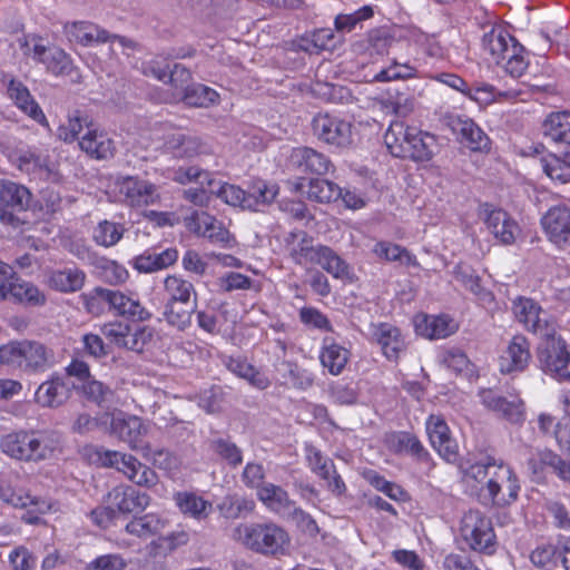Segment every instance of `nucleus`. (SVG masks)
Instances as JSON below:
<instances>
[{
	"instance_id": "nucleus-1",
	"label": "nucleus",
	"mask_w": 570,
	"mask_h": 570,
	"mask_svg": "<svg viewBox=\"0 0 570 570\" xmlns=\"http://www.w3.org/2000/svg\"><path fill=\"white\" fill-rule=\"evenodd\" d=\"M464 475L482 484L481 491L494 505L507 507L518 500L520 483L513 469L494 456H485L466 468Z\"/></svg>"
},
{
	"instance_id": "nucleus-2",
	"label": "nucleus",
	"mask_w": 570,
	"mask_h": 570,
	"mask_svg": "<svg viewBox=\"0 0 570 570\" xmlns=\"http://www.w3.org/2000/svg\"><path fill=\"white\" fill-rule=\"evenodd\" d=\"M61 438L55 431L20 430L0 439V450L9 458L22 462L38 463L50 460L60 451Z\"/></svg>"
},
{
	"instance_id": "nucleus-3",
	"label": "nucleus",
	"mask_w": 570,
	"mask_h": 570,
	"mask_svg": "<svg viewBox=\"0 0 570 570\" xmlns=\"http://www.w3.org/2000/svg\"><path fill=\"white\" fill-rule=\"evenodd\" d=\"M234 541L264 556H284L291 547L285 529L273 522L239 523L230 533Z\"/></svg>"
},
{
	"instance_id": "nucleus-4",
	"label": "nucleus",
	"mask_w": 570,
	"mask_h": 570,
	"mask_svg": "<svg viewBox=\"0 0 570 570\" xmlns=\"http://www.w3.org/2000/svg\"><path fill=\"white\" fill-rule=\"evenodd\" d=\"M53 363V352L41 342L21 340L0 345V368L39 373Z\"/></svg>"
},
{
	"instance_id": "nucleus-5",
	"label": "nucleus",
	"mask_w": 570,
	"mask_h": 570,
	"mask_svg": "<svg viewBox=\"0 0 570 570\" xmlns=\"http://www.w3.org/2000/svg\"><path fill=\"white\" fill-rule=\"evenodd\" d=\"M95 455L98 464L116 469L138 487L150 489L158 483L157 473L129 453L101 448L95 451Z\"/></svg>"
},
{
	"instance_id": "nucleus-6",
	"label": "nucleus",
	"mask_w": 570,
	"mask_h": 570,
	"mask_svg": "<svg viewBox=\"0 0 570 570\" xmlns=\"http://www.w3.org/2000/svg\"><path fill=\"white\" fill-rule=\"evenodd\" d=\"M424 137V132L416 126L394 121L384 135V142L395 157L424 160L428 155Z\"/></svg>"
},
{
	"instance_id": "nucleus-7",
	"label": "nucleus",
	"mask_w": 570,
	"mask_h": 570,
	"mask_svg": "<svg viewBox=\"0 0 570 570\" xmlns=\"http://www.w3.org/2000/svg\"><path fill=\"white\" fill-rule=\"evenodd\" d=\"M460 534L473 551L493 554L497 550V535L492 521L479 510H469L461 519Z\"/></svg>"
},
{
	"instance_id": "nucleus-8",
	"label": "nucleus",
	"mask_w": 570,
	"mask_h": 570,
	"mask_svg": "<svg viewBox=\"0 0 570 570\" xmlns=\"http://www.w3.org/2000/svg\"><path fill=\"white\" fill-rule=\"evenodd\" d=\"M100 423L105 433L125 442L131 450H140L141 440L148 433V425L140 417L120 411L101 414Z\"/></svg>"
},
{
	"instance_id": "nucleus-9",
	"label": "nucleus",
	"mask_w": 570,
	"mask_h": 570,
	"mask_svg": "<svg viewBox=\"0 0 570 570\" xmlns=\"http://www.w3.org/2000/svg\"><path fill=\"white\" fill-rule=\"evenodd\" d=\"M541 340L538 347V361L543 372L558 381L570 382V354L566 342L557 331L552 335L542 336Z\"/></svg>"
},
{
	"instance_id": "nucleus-10",
	"label": "nucleus",
	"mask_w": 570,
	"mask_h": 570,
	"mask_svg": "<svg viewBox=\"0 0 570 570\" xmlns=\"http://www.w3.org/2000/svg\"><path fill=\"white\" fill-rule=\"evenodd\" d=\"M430 79H435L439 82L445 83L449 87L456 89L468 96L471 100L481 106H488L494 101H512L520 96L519 90L509 89L504 91L497 90L492 85L479 82L469 86L461 77L454 73H438L430 75Z\"/></svg>"
},
{
	"instance_id": "nucleus-11",
	"label": "nucleus",
	"mask_w": 570,
	"mask_h": 570,
	"mask_svg": "<svg viewBox=\"0 0 570 570\" xmlns=\"http://www.w3.org/2000/svg\"><path fill=\"white\" fill-rule=\"evenodd\" d=\"M63 35L69 42L78 43L83 47L105 42H118L124 48L134 46L131 40L117 35H110L106 29L86 20L66 22L63 24Z\"/></svg>"
},
{
	"instance_id": "nucleus-12",
	"label": "nucleus",
	"mask_w": 570,
	"mask_h": 570,
	"mask_svg": "<svg viewBox=\"0 0 570 570\" xmlns=\"http://www.w3.org/2000/svg\"><path fill=\"white\" fill-rule=\"evenodd\" d=\"M513 313L527 331L540 337L552 335L558 328L556 320L532 298H517L513 302Z\"/></svg>"
},
{
	"instance_id": "nucleus-13",
	"label": "nucleus",
	"mask_w": 570,
	"mask_h": 570,
	"mask_svg": "<svg viewBox=\"0 0 570 570\" xmlns=\"http://www.w3.org/2000/svg\"><path fill=\"white\" fill-rule=\"evenodd\" d=\"M313 128L321 140L337 148L350 147L354 141L353 124L340 116L320 114L313 120Z\"/></svg>"
},
{
	"instance_id": "nucleus-14",
	"label": "nucleus",
	"mask_w": 570,
	"mask_h": 570,
	"mask_svg": "<svg viewBox=\"0 0 570 570\" xmlns=\"http://www.w3.org/2000/svg\"><path fill=\"white\" fill-rule=\"evenodd\" d=\"M487 230L501 244L512 245L521 233L517 220L504 209L483 204L479 212Z\"/></svg>"
},
{
	"instance_id": "nucleus-15",
	"label": "nucleus",
	"mask_w": 570,
	"mask_h": 570,
	"mask_svg": "<svg viewBox=\"0 0 570 570\" xmlns=\"http://www.w3.org/2000/svg\"><path fill=\"white\" fill-rule=\"evenodd\" d=\"M115 185L124 202L131 207L154 205L160 199L157 186L137 176L118 178Z\"/></svg>"
},
{
	"instance_id": "nucleus-16",
	"label": "nucleus",
	"mask_w": 570,
	"mask_h": 570,
	"mask_svg": "<svg viewBox=\"0 0 570 570\" xmlns=\"http://www.w3.org/2000/svg\"><path fill=\"white\" fill-rule=\"evenodd\" d=\"M479 397L487 410L512 424H521L525 420L524 402L519 396L508 399L493 389H482Z\"/></svg>"
},
{
	"instance_id": "nucleus-17",
	"label": "nucleus",
	"mask_w": 570,
	"mask_h": 570,
	"mask_svg": "<svg viewBox=\"0 0 570 570\" xmlns=\"http://www.w3.org/2000/svg\"><path fill=\"white\" fill-rule=\"evenodd\" d=\"M541 226L548 240L559 249L570 248V207L556 205L541 218Z\"/></svg>"
},
{
	"instance_id": "nucleus-18",
	"label": "nucleus",
	"mask_w": 570,
	"mask_h": 570,
	"mask_svg": "<svg viewBox=\"0 0 570 570\" xmlns=\"http://www.w3.org/2000/svg\"><path fill=\"white\" fill-rule=\"evenodd\" d=\"M31 202V194L23 185L2 179L0 180V220L4 224H16L14 213L26 210Z\"/></svg>"
},
{
	"instance_id": "nucleus-19",
	"label": "nucleus",
	"mask_w": 570,
	"mask_h": 570,
	"mask_svg": "<svg viewBox=\"0 0 570 570\" xmlns=\"http://www.w3.org/2000/svg\"><path fill=\"white\" fill-rule=\"evenodd\" d=\"M443 121L453 134L460 136V141L471 151L483 153L490 150L491 140L489 136L472 119H463L448 114L443 117Z\"/></svg>"
},
{
	"instance_id": "nucleus-20",
	"label": "nucleus",
	"mask_w": 570,
	"mask_h": 570,
	"mask_svg": "<svg viewBox=\"0 0 570 570\" xmlns=\"http://www.w3.org/2000/svg\"><path fill=\"white\" fill-rule=\"evenodd\" d=\"M106 502L116 513L130 514L147 509L151 498L131 485L121 484L108 492Z\"/></svg>"
},
{
	"instance_id": "nucleus-21",
	"label": "nucleus",
	"mask_w": 570,
	"mask_h": 570,
	"mask_svg": "<svg viewBox=\"0 0 570 570\" xmlns=\"http://www.w3.org/2000/svg\"><path fill=\"white\" fill-rule=\"evenodd\" d=\"M186 227L203 237L208 238L213 243L229 246L233 242L230 233L214 216L205 212H195L185 218Z\"/></svg>"
},
{
	"instance_id": "nucleus-22",
	"label": "nucleus",
	"mask_w": 570,
	"mask_h": 570,
	"mask_svg": "<svg viewBox=\"0 0 570 570\" xmlns=\"http://www.w3.org/2000/svg\"><path fill=\"white\" fill-rule=\"evenodd\" d=\"M531 361L530 343L523 335H515L499 357V370L502 374L524 371Z\"/></svg>"
},
{
	"instance_id": "nucleus-23",
	"label": "nucleus",
	"mask_w": 570,
	"mask_h": 570,
	"mask_svg": "<svg viewBox=\"0 0 570 570\" xmlns=\"http://www.w3.org/2000/svg\"><path fill=\"white\" fill-rule=\"evenodd\" d=\"M9 98L13 101L14 106L29 118L50 130L49 121L43 114L42 109L31 96L27 86L19 80H10L7 87Z\"/></svg>"
},
{
	"instance_id": "nucleus-24",
	"label": "nucleus",
	"mask_w": 570,
	"mask_h": 570,
	"mask_svg": "<svg viewBox=\"0 0 570 570\" xmlns=\"http://www.w3.org/2000/svg\"><path fill=\"white\" fill-rule=\"evenodd\" d=\"M430 443L446 462H454L459 456L458 444L451 436L450 429L440 416L430 415Z\"/></svg>"
},
{
	"instance_id": "nucleus-25",
	"label": "nucleus",
	"mask_w": 570,
	"mask_h": 570,
	"mask_svg": "<svg viewBox=\"0 0 570 570\" xmlns=\"http://www.w3.org/2000/svg\"><path fill=\"white\" fill-rule=\"evenodd\" d=\"M318 358L324 370H326L331 375L337 376L345 370L351 358V351L334 338L324 337Z\"/></svg>"
},
{
	"instance_id": "nucleus-26",
	"label": "nucleus",
	"mask_w": 570,
	"mask_h": 570,
	"mask_svg": "<svg viewBox=\"0 0 570 570\" xmlns=\"http://www.w3.org/2000/svg\"><path fill=\"white\" fill-rule=\"evenodd\" d=\"M292 189L306 195L311 200L318 203H331L340 199L341 187L327 179L313 178L306 181L305 178H298L292 184Z\"/></svg>"
},
{
	"instance_id": "nucleus-27",
	"label": "nucleus",
	"mask_w": 570,
	"mask_h": 570,
	"mask_svg": "<svg viewBox=\"0 0 570 570\" xmlns=\"http://www.w3.org/2000/svg\"><path fill=\"white\" fill-rule=\"evenodd\" d=\"M512 45H519L503 27L493 26L482 37V49L497 65L503 63Z\"/></svg>"
},
{
	"instance_id": "nucleus-28",
	"label": "nucleus",
	"mask_w": 570,
	"mask_h": 570,
	"mask_svg": "<svg viewBox=\"0 0 570 570\" xmlns=\"http://www.w3.org/2000/svg\"><path fill=\"white\" fill-rule=\"evenodd\" d=\"M169 525V521L163 514L156 512L145 513L132 518L125 527L126 533L139 539H148L163 532Z\"/></svg>"
},
{
	"instance_id": "nucleus-29",
	"label": "nucleus",
	"mask_w": 570,
	"mask_h": 570,
	"mask_svg": "<svg viewBox=\"0 0 570 570\" xmlns=\"http://www.w3.org/2000/svg\"><path fill=\"white\" fill-rule=\"evenodd\" d=\"M79 146L81 150L96 159H108L115 153L112 139L94 126L88 127L87 132L79 140Z\"/></svg>"
},
{
	"instance_id": "nucleus-30",
	"label": "nucleus",
	"mask_w": 570,
	"mask_h": 570,
	"mask_svg": "<svg viewBox=\"0 0 570 570\" xmlns=\"http://www.w3.org/2000/svg\"><path fill=\"white\" fill-rule=\"evenodd\" d=\"M373 336L381 346L382 353L390 361H396L400 353L405 348L404 338L397 327L380 323L374 326Z\"/></svg>"
},
{
	"instance_id": "nucleus-31",
	"label": "nucleus",
	"mask_w": 570,
	"mask_h": 570,
	"mask_svg": "<svg viewBox=\"0 0 570 570\" xmlns=\"http://www.w3.org/2000/svg\"><path fill=\"white\" fill-rule=\"evenodd\" d=\"M109 308L120 316L146 321L150 313L141 306L137 295L109 289Z\"/></svg>"
},
{
	"instance_id": "nucleus-32",
	"label": "nucleus",
	"mask_w": 570,
	"mask_h": 570,
	"mask_svg": "<svg viewBox=\"0 0 570 570\" xmlns=\"http://www.w3.org/2000/svg\"><path fill=\"white\" fill-rule=\"evenodd\" d=\"M279 188L274 183L254 179L246 189L245 208L257 212L271 205L278 195Z\"/></svg>"
},
{
	"instance_id": "nucleus-33",
	"label": "nucleus",
	"mask_w": 570,
	"mask_h": 570,
	"mask_svg": "<svg viewBox=\"0 0 570 570\" xmlns=\"http://www.w3.org/2000/svg\"><path fill=\"white\" fill-rule=\"evenodd\" d=\"M291 161L302 171L324 175L330 171L331 161L328 158L308 147L295 148L291 154Z\"/></svg>"
},
{
	"instance_id": "nucleus-34",
	"label": "nucleus",
	"mask_w": 570,
	"mask_h": 570,
	"mask_svg": "<svg viewBox=\"0 0 570 570\" xmlns=\"http://www.w3.org/2000/svg\"><path fill=\"white\" fill-rule=\"evenodd\" d=\"M28 305L42 306L47 302L46 294L35 284L12 276L7 286V298Z\"/></svg>"
},
{
	"instance_id": "nucleus-35",
	"label": "nucleus",
	"mask_w": 570,
	"mask_h": 570,
	"mask_svg": "<svg viewBox=\"0 0 570 570\" xmlns=\"http://www.w3.org/2000/svg\"><path fill=\"white\" fill-rule=\"evenodd\" d=\"M259 501L271 511L285 515L295 510L294 502L288 498L287 492L273 483L263 484L258 491Z\"/></svg>"
},
{
	"instance_id": "nucleus-36",
	"label": "nucleus",
	"mask_w": 570,
	"mask_h": 570,
	"mask_svg": "<svg viewBox=\"0 0 570 570\" xmlns=\"http://www.w3.org/2000/svg\"><path fill=\"white\" fill-rule=\"evenodd\" d=\"M314 263L322 266L334 278L342 281H352L353 278L348 264L328 246L317 245Z\"/></svg>"
},
{
	"instance_id": "nucleus-37",
	"label": "nucleus",
	"mask_w": 570,
	"mask_h": 570,
	"mask_svg": "<svg viewBox=\"0 0 570 570\" xmlns=\"http://www.w3.org/2000/svg\"><path fill=\"white\" fill-rule=\"evenodd\" d=\"M174 501L183 514L195 520L206 519L213 510L210 501L194 492H177L174 495Z\"/></svg>"
},
{
	"instance_id": "nucleus-38",
	"label": "nucleus",
	"mask_w": 570,
	"mask_h": 570,
	"mask_svg": "<svg viewBox=\"0 0 570 570\" xmlns=\"http://www.w3.org/2000/svg\"><path fill=\"white\" fill-rule=\"evenodd\" d=\"M86 274L78 268H65L48 273L46 284L61 293H72L81 289Z\"/></svg>"
},
{
	"instance_id": "nucleus-39",
	"label": "nucleus",
	"mask_w": 570,
	"mask_h": 570,
	"mask_svg": "<svg viewBox=\"0 0 570 570\" xmlns=\"http://www.w3.org/2000/svg\"><path fill=\"white\" fill-rule=\"evenodd\" d=\"M163 148L175 158H190L198 154L199 144L195 138L180 131L170 130L163 136Z\"/></svg>"
},
{
	"instance_id": "nucleus-40",
	"label": "nucleus",
	"mask_w": 570,
	"mask_h": 570,
	"mask_svg": "<svg viewBox=\"0 0 570 570\" xmlns=\"http://www.w3.org/2000/svg\"><path fill=\"white\" fill-rule=\"evenodd\" d=\"M177 259L176 248H167L160 253L147 250L135 258L134 267L140 273H153L171 266Z\"/></svg>"
},
{
	"instance_id": "nucleus-41",
	"label": "nucleus",
	"mask_w": 570,
	"mask_h": 570,
	"mask_svg": "<svg viewBox=\"0 0 570 570\" xmlns=\"http://www.w3.org/2000/svg\"><path fill=\"white\" fill-rule=\"evenodd\" d=\"M542 132L553 142L570 145V112H551L542 124Z\"/></svg>"
},
{
	"instance_id": "nucleus-42",
	"label": "nucleus",
	"mask_w": 570,
	"mask_h": 570,
	"mask_svg": "<svg viewBox=\"0 0 570 570\" xmlns=\"http://www.w3.org/2000/svg\"><path fill=\"white\" fill-rule=\"evenodd\" d=\"M67 397V389L62 380L58 376L51 377L40 384L35 394L36 402L46 407L59 406Z\"/></svg>"
},
{
	"instance_id": "nucleus-43",
	"label": "nucleus",
	"mask_w": 570,
	"mask_h": 570,
	"mask_svg": "<svg viewBox=\"0 0 570 570\" xmlns=\"http://www.w3.org/2000/svg\"><path fill=\"white\" fill-rule=\"evenodd\" d=\"M175 101H184L186 105L191 107L207 108L216 105L219 101L218 92L205 85L195 83L190 88L186 89L184 94H177L174 97Z\"/></svg>"
},
{
	"instance_id": "nucleus-44",
	"label": "nucleus",
	"mask_w": 570,
	"mask_h": 570,
	"mask_svg": "<svg viewBox=\"0 0 570 570\" xmlns=\"http://www.w3.org/2000/svg\"><path fill=\"white\" fill-rule=\"evenodd\" d=\"M164 291L167 297V304L189 302L191 295H195L194 285L179 275H169L164 279Z\"/></svg>"
},
{
	"instance_id": "nucleus-45",
	"label": "nucleus",
	"mask_w": 570,
	"mask_h": 570,
	"mask_svg": "<svg viewBox=\"0 0 570 570\" xmlns=\"http://www.w3.org/2000/svg\"><path fill=\"white\" fill-rule=\"evenodd\" d=\"M125 230L122 224L104 219L92 228L91 236L98 246L109 248L120 242Z\"/></svg>"
},
{
	"instance_id": "nucleus-46",
	"label": "nucleus",
	"mask_w": 570,
	"mask_h": 570,
	"mask_svg": "<svg viewBox=\"0 0 570 570\" xmlns=\"http://www.w3.org/2000/svg\"><path fill=\"white\" fill-rule=\"evenodd\" d=\"M543 171L560 184L570 181V150L562 156L549 154L541 159Z\"/></svg>"
},
{
	"instance_id": "nucleus-47",
	"label": "nucleus",
	"mask_w": 570,
	"mask_h": 570,
	"mask_svg": "<svg viewBox=\"0 0 570 570\" xmlns=\"http://www.w3.org/2000/svg\"><path fill=\"white\" fill-rule=\"evenodd\" d=\"M227 368L237 376L249 382L250 385L264 390L268 387L269 380L258 372L252 364L240 357H230L226 363Z\"/></svg>"
},
{
	"instance_id": "nucleus-48",
	"label": "nucleus",
	"mask_w": 570,
	"mask_h": 570,
	"mask_svg": "<svg viewBox=\"0 0 570 570\" xmlns=\"http://www.w3.org/2000/svg\"><path fill=\"white\" fill-rule=\"evenodd\" d=\"M556 463H560L559 454L548 449L538 451L528 461V468L532 474V480L535 482L543 481L547 468H551L554 471Z\"/></svg>"
},
{
	"instance_id": "nucleus-49",
	"label": "nucleus",
	"mask_w": 570,
	"mask_h": 570,
	"mask_svg": "<svg viewBox=\"0 0 570 570\" xmlns=\"http://www.w3.org/2000/svg\"><path fill=\"white\" fill-rule=\"evenodd\" d=\"M170 178L180 185H188L193 183L198 185L207 184L210 190H213L212 186L215 184V179L212 174L197 166L179 167L178 169L173 170Z\"/></svg>"
},
{
	"instance_id": "nucleus-50",
	"label": "nucleus",
	"mask_w": 570,
	"mask_h": 570,
	"mask_svg": "<svg viewBox=\"0 0 570 570\" xmlns=\"http://www.w3.org/2000/svg\"><path fill=\"white\" fill-rule=\"evenodd\" d=\"M301 48L314 52L330 50L335 47V35L331 28H323L306 35L301 41Z\"/></svg>"
},
{
	"instance_id": "nucleus-51",
	"label": "nucleus",
	"mask_w": 570,
	"mask_h": 570,
	"mask_svg": "<svg viewBox=\"0 0 570 570\" xmlns=\"http://www.w3.org/2000/svg\"><path fill=\"white\" fill-rule=\"evenodd\" d=\"M436 362L440 366L445 367L456 374L462 373L470 366L466 354L456 347L442 348L436 354Z\"/></svg>"
},
{
	"instance_id": "nucleus-52",
	"label": "nucleus",
	"mask_w": 570,
	"mask_h": 570,
	"mask_svg": "<svg viewBox=\"0 0 570 570\" xmlns=\"http://www.w3.org/2000/svg\"><path fill=\"white\" fill-rule=\"evenodd\" d=\"M86 116L80 115L79 111L70 114L65 122L58 127V137L65 142H72L78 139L79 134L83 128L91 127Z\"/></svg>"
},
{
	"instance_id": "nucleus-53",
	"label": "nucleus",
	"mask_w": 570,
	"mask_h": 570,
	"mask_svg": "<svg viewBox=\"0 0 570 570\" xmlns=\"http://www.w3.org/2000/svg\"><path fill=\"white\" fill-rule=\"evenodd\" d=\"M212 188L213 190L210 191L227 205L246 209V190L242 189L239 186L228 183L220 184L219 181L215 180V184L212 186Z\"/></svg>"
},
{
	"instance_id": "nucleus-54",
	"label": "nucleus",
	"mask_w": 570,
	"mask_h": 570,
	"mask_svg": "<svg viewBox=\"0 0 570 570\" xmlns=\"http://www.w3.org/2000/svg\"><path fill=\"white\" fill-rule=\"evenodd\" d=\"M43 65L56 76H70L75 70L70 56L57 48L49 50Z\"/></svg>"
},
{
	"instance_id": "nucleus-55",
	"label": "nucleus",
	"mask_w": 570,
	"mask_h": 570,
	"mask_svg": "<svg viewBox=\"0 0 570 570\" xmlns=\"http://www.w3.org/2000/svg\"><path fill=\"white\" fill-rule=\"evenodd\" d=\"M254 508L253 500L236 495L226 497L218 505L220 513L227 519H237L243 514L253 512Z\"/></svg>"
},
{
	"instance_id": "nucleus-56",
	"label": "nucleus",
	"mask_w": 570,
	"mask_h": 570,
	"mask_svg": "<svg viewBox=\"0 0 570 570\" xmlns=\"http://www.w3.org/2000/svg\"><path fill=\"white\" fill-rule=\"evenodd\" d=\"M460 323L453 316L442 313L430 321V340L446 338L459 331Z\"/></svg>"
},
{
	"instance_id": "nucleus-57",
	"label": "nucleus",
	"mask_w": 570,
	"mask_h": 570,
	"mask_svg": "<svg viewBox=\"0 0 570 570\" xmlns=\"http://www.w3.org/2000/svg\"><path fill=\"white\" fill-rule=\"evenodd\" d=\"M508 75L513 78H520L529 67V61L524 56V48L519 45H512L505 60L501 63Z\"/></svg>"
},
{
	"instance_id": "nucleus-58",
	"label": "nucleus",
	"mask_w": 570,
	"mask_h": 570,
	"mask_svg": "<svg viewBox=\"0 0 570 570\" xmlns=\"http://www.w3.org/2000/svg\"><path fill=\"white\" fill-rule=\"evenodd\" d=\"M387 448L395 453L416 454L422 450L419 441L409 433H392L386 438Z\"/></svg>"
},
{
	"instance_id": "nucleus-59",
	"label": "nucleus",
	"mask_w": 570,
	"mask_h": 570,
	"mask_svg": "<svg viewBox=\"0 0 570 570\" xmlns=\"http://www.w3.org/2000/svg\"><path fill=\"white\" fill-rule=\"evenodd\" d=\"M374 254L382 259L385 261H399L401 263L410 264L412 263V257L401 246L390 243V242H379L373 249Z\"/></svg>"
},
{
	"instance_id": "nucleus-60",
	"label": "nucleus",
	"mask_w": 570,
	"mask_h": 570,
	"mask_svg": "<svg viewBox=\"0 0 570 570\" xmlns=\"http://www.w3.org/2000/svg\"><path fill=\"white\" fill-rule=\"evenodd\" d=\"M0 500L16 508H27L30 502V494L17 491L11 480L0 481Z\"/></svg>"
},
{
	"instance_id": "nucleus-61",
	"label": "nucleus",
	"mask_w": 570,
	"mask_h": 570,
	"mask_svg": "<svg viewBox=\"0 0 570 570\" xmlns=\"http://www.w3.org/2000/svg\"><path fill=\"white\" fill-rule=\"evenodd\" d=\"M154 330L149 326H137L134 330L128 328L125 348L135 352H141L151 342Z\"/></svg>"
},
{
	"instance_id": "nucleus-62",
	"label": "nucleus",
	"mask_w": 570,
	"mask_h": 570,
	"mask_svg": "<svg viewBox=\"0 0 570 570\" xmlns=\"http://www.w3.org/2000/svg\"><path fill=\"white\" fill-rule=\"evenodd\" d=\"M314 473L325 481L327 489L334 494L341 495L345 492V483L337 474L332 460L325 462L324 465L315 470Z\"/></svg>"
},
{
	"instance_id": "nucleus-63",
	"label": "nucleus",
	"mask_w": 570,
	"mask_h": 570,
	"mask_svg": "<svg viewBox=\"0 0 570 570\" xmlns=\"http://www.w3.org/2000/svg\"><path fill=\"white\" fill-rule=\"evenodd\" d=\"M415 75V69L406 63L393 62L373 76L374 81L385 82L392 80L407 79Z\"/></svg>"
},
{
	"instance_id": "nucleus-64",
	"label": "nucleus",
	"mask_w": 570,
	"mask_h": 570,
	"mask_svg": "<svg viewBox=\"0 0 570 570\" xmlns=\"http://www.w3.org/2000/svg\"><path fill=\"white\" fill-rule=\"evenodd\" d=\"M316 253L317 246L312 245V240L306 234H303L299 243L297 245H293L291 248V256L298 265L314 263Z\"/></svg>"
}]
</instances>
